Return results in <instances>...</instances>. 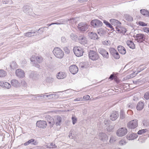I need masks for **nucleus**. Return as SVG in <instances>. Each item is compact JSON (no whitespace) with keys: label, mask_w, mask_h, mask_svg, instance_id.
<instances>
[{"label":"nucleus","mask_w":149,"mask_h":149,"mask_svg":"<svg viewBox=\"0 0 149 149\" xmlns=\"http://www.w3.org/2000/svg\"><path fill=\"white\" fill-rule=\"evenodd\" d=\"M139 24L141 26H146L147 25V24L145 23L144 22H143L141 21H139L138 22Z\"/></svg>","instance_id":"nucleus-48"},{"label":"nucleus","mask_w":149,"mask_h":149,"mask_svg":"<svg viewBox=\"0 0 149 149\" xmlns=\"http://www.w3.org/2000/svg\"><path fill=\"white\" fill-rule=\"evenodd\" d=\"M15 74L17 76L20 78H23L24 76V72L21 69H18L16 70Z\"/></svg>","instance_id":"nucleus-16"},{"label":"nucleus","mask_w":149,"mask_h":149,"mask_svg":"<svg viewBox=\"0 0 149 149\" xmlns=\"http://www.w3.org/2000/svg\"><path fill=\"white\" fill-rule=\"evenodd\" d=\"M88 36L91 39L93 40H98L99 38L97 34L95 33H89Z\"/></svg>","instance_id":"nucleus-19"},{"label":"nucleus","mask_w":149,"mask_h":149,"mask_svg":"<svg viewBox=\"0 0 149 149\" xmlns=\"http://www.w3.org/2000/svg\"><path fill=\"white\" fill-rule=\"evenodd\" d=\"M89 58L93 61L97 60L99 58V56L97 52L92 50H90L88 54Z\"/></svg>","instance_id":"nucleus-2"},{"label":"nucleus","mask_w":149,"mask_h":149,"mask_svg":"<svg viewBox=\"0 0 149 149\" xmlns=\"http://www.w3.org/2000/svg\"><path fill=\"white\" fill-rule=\"evenodd\" d=\"M53 53L55 56L57 58H61L64 55V53L60 48L56 47L54 48Z\"/></svg>","instance_id":"nucleus-1"},{"label":"nucleus","mask_w":149,"mask_h":149,"mask_svg":"<svg viewBox=\"0 0 149 149\" xmlns=\"http://www.w3.org/2000/svg\"><path fill=\"white\" fill-rule=\"evenodd\" d=\"M98 52L105 58L108 59L109 57V52L105 49L100 48L98 49Z\"/></svg>","instance_id":"nucleus-5"},{"label":"nucleus","mask_w":149,"mask_h":149,"mask_svg":"<svg viewBox=\"0 0 149 149\" xmlns=\"http://www.w3.org/2000/svg\"><path fill=\"white\" fill-rule=\"evenodd\" d=\"M36 60L38 63H40L43 61V58L41 56H36Z\"/></svg>","instance_id":"nucleus-41"},{"label":"nucleus","mask_w":149,"mask_h":149,"mask_svg":"<svg viewBox=\"0 0 149 149\" xmlns=\"http://www.w3.org/2000/svg\"><path fill=\"white\" fill-rule=\"evenodd\" d=\"M126 19L129 22H131L133 21V18L130 15H126L125 16Z\"/></svg>","instance_id":"nucleus-40"},{"label":"nucleus","mask_w":149,"mask_h":149,"mask_svg":"<svg viewBox=\"0 0 149 149\" xmlns=\"http://www.w3.org/2000/svg\"><path fill=\"white\" fill-rule=\"evenodd\" d=\"M147 130L146 129H144L141 130H139L137 133V134H141L143 133H145L146 131H147Z\"/></svg>","instance_id":"nucleus-43"},{"label":"nucleus","mask_w":149,"mask_h":149,"mask_svg":"<svg viewBox=\"0 0 149 149\" xmlns=\"http://www.w3.org/2000/svg\"><path fill=\"white\" fill-rule=\"evenodd\" d=\"M22 10L24 12L28 15L33 16L34 14L33 9L29 5H24L22 8Z\"/></svg>","instance_id":"nucleus-3"},{"label":"nucleus","mask_w":149,"mask_h":149,"mask_svg":"<svg viewBox=\"0 0 149 149\" xmlns=\"http://www.w3.org/2000/svg\"><path fill=\"white\" fill-rule=\"evenodd\" d=\"M61 40L62 42L63 43L65 42L66 41V39L64 37H61Z\"/></svg>","instance_id":"nucleus-61"},{"label":"nucleus","mask_w":149,"mask_h":149,"mask_svg":"<svg viewBox=\"0 0 149 149\" xmlns=\"http://www.w3.org/2000/svg\"><path fill=\"white\" fill-rule=\"evenodd\" d=\"M90 98V96L88 95H87L84 96L83 97V99L84 100H88Z\"/></svg>","instance_id":"nucleus-53"},{"label":"nucleus","mask_w":149,"mask_h":149,"mask_svg":"<svg viewBox=\"0 0 149 149\" xmlns=\"http://www.w3.org/2000/svg\"><path fill=\"white\" fill-rule=\"evenodd\" d=\"M33 65L38 68H40V66L36 62V61L34 62H33Z\"/></svg>","instance_id":"nucleus-58"},{"label":"nucleus","mask_w":149,"mask_h":149,"mask_svg":"<svg viewBox=\"0 0 149 149\" xmlns=\"http://www.w3.org/2000/svg\"><path fill=\"white\" fill-rule=\"evenodd\" d=\"M127 132V129L125 127H122L119 129L117 131L116 134L119 136H122L125 135Z\"/></svg>","instance_id":"nucleus-9"},{"label":"nucleus","mask_w":149,"mask_h":149,"mask_svg":"<svg viewBox=\"0 0 149 149\" xmlns=\"http://www.w3.org/2000/svg\"><path fill=\"white\" fill-rule=\"evenodd\" d=\"M65 21L63 20H61L60 21H58L57 22L54 23L55 24H63L64 23Z\"/></svg>","instance_id":"nucleus-45"},{"label":"nucleus","mask_w":149,"mask_h":149,"mask_svg":"<svg viewBox=\"0 0 149 149\" xmlns=\"http://www.w3.org/2000/svg\"><path fill=\"white\" fill-rule=\"evenodd\" d=\"M38 97H41V98H45L46 99L47 97H49V98H50L52 97H53V94H50L49 95H36Z\"/></svg>","instance_id":"nucleus-30"},{"label":"nucleus","mask_w":149,"mask_h":149,"mask_svg":"<svg viewBox=\"0 0 149 149\" xmlns=\"http://www.w3.org/2000/svg\"><path fill=\"white\" fill-rule=\"evenodd\" d=\"M36 72H32L30 74L29 76L31 78L34 79L36 77Z\"/></svg>","instance_id":"nucleus-39"},{"label":"nucleus","mask_w":149,"mask_h":149,"mask_svg":"<svg viewBox=\"0 0 149 149\" xmlns=\"http://www.w3.org/2000/svg\"><path fill=\"white\" fill-rule=\"evenodd\" d=\"M70 37L71 39L74 41H76L78 39L76 35L73 33H72L71 34Z\"/></svg>","instance_id":"nucleus-38"},{"label":"nucleus","mask_w":149,"mask_h":149,"mask_svg":"<svg viewBox=\"0 0 149 149\" xmlns=\"http://www.w3.org/2000/svg\"><path fill=\"white\" fill-rule=\"evenodd\" d=\"M138 137L137 134L136 133H133L127 135L126 136L127 139L129 140H132L136 139Z\"/></svg>","instance_id":"nucleus-22"},{"label":"nucleus","mask_w":149,"mask_h":149,"mask_svg":"<svg viewBox=\"0 0 149 149\" xmlns=\"http://www.w3.org/2000/svg\"><path fill=\"white\" fill-rule=\"evenodd\" d=\"M113 77H116V75H114L113 74H111V75H110V76L109 78V79L111 80H112L113 79H115V78H114Z\"/></svg>","instance_id":"nucleus-55"},{"label":"nucleus","mask_w":149,"mask_h":149,"mask_svg":"<svg viewBox=\"0 0 149 149\" xmlns=\"http://www.w3.org/2000/svg\"><path fill=\"white\" fill-rule=\"evenodd\" d=\"M138 125L137 120H134L130 121L127 124V126L130 129H134L136 128Z\"/></svg>","instance_id":"nucleus-7"},{"label":"nucleus","mask_w":149,"mask_h":149,"mask_svg":"<svg viewBox=\"0 0 149 149\" xmlns=\"http://www.w3.org/2000/svg\"><path fill=\"white\" fill-rule=\"evenodd\" d=\"M69 70L72 74H73L77 73L78 71V68L74 65H72L69 67Z\"/></svg>","instance_id":"nucleus-15"},{"label":"nucleus","mask_w":149,"mask_h":149,"mask_svg":"<svg viewBox=\"0 0 149 149\" xmlns=\"http://www.w3.org/2000/svg\"><path fill=\"white\" fill-rule=\"evenodd\" d=\"M144 102L143 101H141L139 102L137 104L136 108L138 110L141 111L144 108Z\"/></svg>","instance_id":"nucleus-20"},{"label":"nucleus","mask_w":149,"mask_h":149,"mask_svg":"<svg viewBox=\"0 0 149 149\" xmlns=\"http://www.w3.org/2000/svg\"><path fill=\"white\" fill-rule=\"evenodd\" d=\"M88 26L87 23L81 22L78 24L77 27L80 31H84L88 29Z\"/></svg>","instance_id":"nucleus-6"},{"label":"nucleus","mask_w":149,"mask_h":149,"mask_svg":"<svg viewBox=\"0 0 149 149\" xmlns=\"http://www.w3.org/2000/svg\"><path fill=\"white\" fill-rule=\"evenodd\" d=\"M3 3L5 4H11L13 3L12 0H2Z\"/></svg>","instance_id":"nucleus-36"},{"label":"nucleus","mask_w":149,"mask_h":149,"mask_svg":"<svg viewBox=\"0 0 149 149\" xmlns=\"http://www.w3.org/2000/svg\"><path fill=\"white\" fill-rule=\"evenodd\" d=\"M116 31H118L120 33L125 34L126 31V29L125 28H121L120 29L116 28Z\"/></svg>","instance_id":"nucleus-31"},{"label":"nucleus","mask_w":149,"mask_h":149,"mask_svg":"<svg viewBox=\"0 0 149 149\" xmlns=\"http://www.w3.org/2000/svg\"><path fill=\"white\" fill-rule=\"evenodd\" d=\"M6 75V72L3 70H0V77H3Z\"/></svg>","instance_id":"nucleus-33"},{"label":"nucleus","mask_w":149,"mask_h":149,"mask_svg":"<svg viewBox=\"0 0 149 149\" xmlns=\"http://www.w3.org/2000/svg\"><path fill=\"white\" fill-rule=\"evenodd\" d=\"M109 51H110V54L112 55L113 56H114V54H115V53L117 52L116 50L113 48H110L109 49Z\"/></svg>","instance_id":"nucleus-35"},{"label":"nucleus","mask_w":149,"mask_h":149,"mask_svg":"<svg viewBox=\"0 0 149 149\" xmlns=\"http://www.w3.org/2000/svg\"><path fill=\"white\" fill-rule=\"evenodd\" d=\"M99 139L103 142L106 141L108 140V137L104 133H100L99 134Z\"/></svg>","instance_id":"nucleus-17"},{"label":"nucleus","mask_w":149,"mask_h":149,"mask_svg":"<svg viewBox=\"0 0 149 149\" xmlns=\"http://www.w3.org/2000/svg\"><path fill=\"white\" fill-rule=\"evenodd\" d=\"M33 65L38 68H40V66L36 62V61L34 62H33Z\"/></svg>","instance_id":"nucleus-59"},{"label":"nucleus","mask_w":149,"mask_h":149,"mask_svg":"<svg viewBox=\"0 0 149 149\" xmlns=\"http://www.w3.org/2000/svg\"><path fill=\"white\" fill-rule=\"evenodd\" d=\"M45 28H48V27H44L40 28L37 31H38V32H40L39 34H41L44 31V29Z\"/></svg>","instance_id":"nucleus-44"},{"label":"nucleus","mask_w":149,"mask_h":149,"mask_svg":"<svg viewBox=\"0 0 149 149\" xmlns=\"http://www.w3.org/2000/svg\"><path fill=\"white\" fill-rule=\"evenodd\" d=\"M10 67L12 69H16L17 68V65L15 61H13L10 64Z\"/></svg>","instance_id":"nucleus-32"},{"label":"nucleus","mask_w":149,"mask_h":149,"mask_svg":"<svg viewBox=\"0 0 149 149\" xmlns=\"http://www.w3.org/2000/svg\"><path fill=\"white\" fill-rule=\"evenodd\" d=\"M113 56L116 59H118L120 57L119 53L117 52H116Z\"/></svg>","instance_id":"nucleus-46"},{"label":"nucleus","mask_w":149,"mask_h":149,"mask_svg":"<svg viewBox=\"0 0 149 149\" xmlns=\"http://www.w3.org/2000/svg\"><path fill=\"white\" fill-rule=\"evenodd\" d=\"M137 74V73L135 74V72H133V73L131 74L129 76L130 77H128V78H132L133 77H135L136 74Z\"/></svg>","instance_id":"nucleus-60"},{"label":"nucleus","mask_w":149,"mask_h":149,"mask_svg":"<svg viewBox=\"0 0 149 149\" xmlns=\"http://www.w3.org/2000/svg\"><path fill=\"white\" fill-rule=\"evenodd\" d=\"M106 32V31L102 28L99 29L97 30V33L100 36H104Z\"/></svg>","instance_id":"nucleus-28"},{"label":"nucleus","mask_w":149,"mask_h":149,"mask_svg":"<svg viewBox=\"0 0 149 149\" xmlns=\"http://www.w3.org/2000/svg\"><path fill=\"white\" fill-rule=\"evenodd\" d=\"M91 24L94 27H98L102 26V23L100 20L95 19L91 21Z\"/></svg>","instance_id":"nucleus-8"},{"label":"nucleus","mask_w":149,"mask_h":149,"mask_svg":"<svg viewBox=\"0 0 149 149\" xmlns=\"http://www.w3.org/2000/svg\"><path fill=\"white\" fill-rule=\"evenodd\" d=\"M36 56L35 55H33L30 58V60L32 62H34L36 61Z\"/></svg>","instance_id":"nucleus-54"},{"label":"nucleus","mask_w":149,"mask_h":149,"mask_svg":"<svg viewBox=\"0 0 149 149\" xmlns=\"http://www.w3.org/2000/svg\"><path fill=\"white\" fill-rule=\"evenodd\" d=\"M30 144L36 146L38 144V142L37 141L35 140L34 139H32L29 140L24 144L22 143L21 145H24V146H27Z\"/></svg>","instance_id":"nucleus-14"},{"label":"nucleus","mask_w":149,"mask_h":149,"mask_svg":"<svg viewBox=\"0 0 149 149\" xmlns=\"http://www.w3.org/2000/svg\"><path fill=\"white\" fill-rule=\"evenodd\" d=\"M144 98L146 100L149 99V91L146 92L144 95Z\"/></svg>","instance_id":"nucleus-47"},{"label":"nucleus","mask_w":149,"mask_h":149,"mask_svg":"<svg viewBox=\"0 0 149 149\" xmlns=\"http://www.w3.org/2000/svg\"><path fill=\"white\" fill-rule=\"evenodd\" d=\"M136 40L138 42H142L145 41L146 39V36L143 34L138 33L136 36Z\"/></svg>","instance_id":"nucleus-10"},{"label":"nucleus","mask_w":149,"mask_h":149,"mask_svg":"<svg viewBox=\"0 0 149 149\" xmlns=\"http://www.w3.org/2000/svg\"><path fill=\"white\" fill-rule=\"evenodd\" d=\"M140 12L143 16L146 17L149 16V12L145 9H142L140 10Z\"/></svg>","instance_id":"nucleus-27"},{"label":"nucleus","mask_w":149,"mask_h":149,"mask_svg":"<svg viewBox=\"0 0 149 149\" xmlns=\"http://www.w3.org/2000/svg\"><path fill=\"white\" fill-rule=\"evenodd\" d=\"M118 49L120 53L122 54H125L126 53L125 49L122 46H118Z\"/></svg>","instance_id":"nucleus-24"},{"label":"nucleus","mask_w":149,"mask_h":149,"mask_svg":"<svg viewBox=\"0 0 149 149\" xmlns=\"http://www.w3.org/2000/svg\"><path fill=\"white\" fill-rule=\"evenodd\" d=\"M36 126L40 128H45L47 126L46 122L44 120L38 121L36 123Z\"/></svg>","instance_id":"nucleus-11"},{"label":"nucleus","mask_w":149,"mask_h":149,"mask_svg":"<svg viewBox=\"0 0 149 149\" xmlns=\"http://www.w3.org/2000/svg\"><path fill=\"white\" fill-rule=\"evenodd\" d=\"M126 143V142L124 139H122L119 142V144L121 146L125 145Z\"/></svg>","instance_id":"nucleus-50"},{"label":"nucleus","mask_w":149,"mask_h":149,"mask_svg":"<svg viewBox=\"0 0 149 149\" xmlns=\"http://www.w3.org/2000/svg\"><path fill=\"white\" fill-rule=\"evenodd\" d=\"M33 34L34 35V36H36L37 35H39L40 33V32H38L37 31H33Z\"/></svg>","instance_id":"nucleus-62"},{"label":"nucleus","mask_w":149,"mask_h":149,"mask_svg":"<svg viewBox=\"0 0 149 149\" xmlns=\"http://www.w3.org/2000/svg\"><path fill=\"white\" fill-rule=\"evenodd\" d=\"M78 39L79 42L81 44L85 45L87 44V39L84 35H81L78 37Z\"/></svg>","instance_id":"nucleus-12"},{"label":"nucleus","mask_w":149,"mask_h":149,"mask_svg":"<svg viewBox=\"0 0 149 149\" xmlns=\"http://www.w3.org/2000/svg\"><path fill=\"white\" fill-rule=\"evenodd\" d=\"M104 23L107 26L108 24L110 23L109 22L107 21L106 20H103Z\"/></svg>","instance_id":"nucleus-64"},{"label":"nucleus","mask_w":149,"mask_h":149,"mask_svg":"<svg viewBox=\"0 0 149 149\" xmlns=\"http://www.w3.org/2000/svg\"><path fill=\"white\" fill-rule=\"evenodd\" d=\"M32 34L31 32H28L26 33H24V36H26L27 37H31V34Z\"/></svg>","instance_id":"nucleus-51"},{"label":"nucleus","mask_w":149,"mask_h":149,"mask_svg":"<svg viewBox=\"0 0 149 149\" xmlns=\"http://www.w3.org/2000/svg\"><path fill=\"white\" fill-rule=\"evenodd\" d=\"M11 85L17 88L20 86V83L18 81L15 79H13L11 80Z\"/></svg>","instance_id":"nucleus-21"},{"label":"nucleus","mask_w":149,"mask_h":149,"mask_svg":"<svg viewBox=\"0 0 149 149\" xmlns=\"http://www.w3.org/2000/svg\"><path fill=\"white\" fill-rule=\"evenodd\" d=\"M11 85L9 83L7 82H4V86L3 88L9 89L11 87Z\"/></svg>","instance_id":"nucleus-42"},{"label":"nucleus","mask_w":149,"mask_h":149,"mask_svg":"<svg viewBox=\"0 0 149 149\" xmlns=\"http://www.w3.org/2000/svg\"><path fill=\"white\" fill-rule=\"evenodd\" d=\"M46 120H47L49 123L50 124V127H52L53 125L55 124V120L53 118L49 115H47L45 117Z\"/></svg>","instance_id":"nucleus-13"},{"label":"nucleus","mask_w":149,"mask_h":149,"mask_svg":"<svg viewBox=\"0 0 149 149\" xmlns=\"http://www.w3.org/2000/svg\"><path fill=\"white\" fill-rule=\"evenodd\" d=\"M107 26L110 28L111 29V30H113L114 29L113 27L110 23H109Z\"/></svg>","instance_id":"nucleus-63"},{"label":"nucleus","mask_w":149,"mask_h":149,"mask_svg":"<svg viewBox=\"0 0 149 149\" xmlns=\"http://www.w3.org/2000/svg\"><path fill=\"white\" fill-rule=\"evenodd\" d=\"M126 44L130 48L134 49L135 47V45L131 40H127L126 42Z\"/></svg>","instance_id":"nucleus-26"},{"label":"nucleus","mask_w":149,"mask_h":149,"mask_svg":"<svg viewBox=\"0 0 149 149\" xmlns=\"http://www.w3.org/2000/svg\"><path fill=\"white\" fill-rule=\"evenodd\" d=\"M61 118L60 116L57 117V118L55 120L56 125L57 126L60 125L61 124Z\"/></svg>","instance_id":"nucleus-29"},{"label":"nucleus","mask_w":149,"mask_h":149,"mask_svg":"<svg viewBox=\"0 0 149 149\" xmlns=\"http://www.w3.org/2000/svg\"><path fill=\"white\" fill-rule=\"evenodd\" d=\"M120 118L121 119H124L125 117V114L123 111L121 110L120 112Z\"/></svg>","instance_id":"nucleus-37"},{"label":"nucleus","mask_w":149,"mask_h":149,"mask_svg":"<svg viewBox=\"0 0 149 149\" xmlns=\"http://www.w3.org/2000/svg\"><path fill=\"white\" fill-rule=\"evenodd\" d=\"M143 125L146 127L149 126V120H144L143 121Z\"/></svg>","instance_id":"nucleus-34"},{"label":"nucleus","mask_w":149,"mask_h":149,"mask_svg":"<svg viewBox=\"0 0 149 149\" xmlns=\"http://www.w3.org/2000/svg\"><path fill=\"white\" fill-rule=\"evenodd\" d=\"M66 74L65 72H58L56 75L57 78L59 79H63L65 78Z\"/></svg>","instance_id":"nucleus-23"},{"label":"nucleus","mask_w":149,"mask_h":149,"mask_svg":"<svg viewBox=\"0 0 149 149\" xmlns=\"http://www.w3.org/2000/svg\"><path fill=\"white\" fill-rule=\"evenodd\" d=\"M109 21L111 24L114 26H119L121 24V23L120 22L115 19H111Z\"/></svg>","instance_id":"nucleus-25"},{"label":"nucleus","mask_w":149,"mask_h":149,"mask_svg":"<svg viewBox=\"0 0 149 149\" xmlns=\"http://www.w3.org/2000/svg\"><path fill=\"white\" fill-rule=\"evenodd\" d=\"M63 50L65 52V53L67 54H68L70 53V50L67 47H65L64 48Z\"/></svg>","instance_id":"nucleus-52"},{"label":"nucleus","mask_w":149,"mask_h":149,"mask_svg":"<svg viewBox=\"0 0 149 149\" xmlns=\"http://www.w3.org/2000/svg\"><path fill=\"white\" fill-rule=\"evenodd\" d=\"M116 140L115 138L113 136H111L109 140V141L110 142L113 143Z\"/></svg>","instance_id":"nucleus-57"},{"label":"nucleus","mask_w":149,"mask_h":149,"mask_svg":"<svg viewBox=\"0 0 149 149\" xmlns=\"http://www.w3.org/2000/svg\"><path fill=\"white\" fill-rule=\"evenodd\" d=\"M143 30L144 32L147 33L149 32V28L146 27H144L143 29Z\"/></svg>","instance_id":"nucleus-56"},{"label":"nucleus","mask_w":149,"mask_h":149,"mask_svg":"<svg viewBox=\"0 0 149 149\" xmlns=\"http://www.w3.org/2000/svg\"><path fill=\"white\" fill-rule=\"evenodd\" d=\"M73 51L77 57L82 56L84 52L83 49L80 47H74Z\"/></svg>","instance_id":"nucleus-4"},{"label":"nucleus","mask_w":149,"mask_h":149,"mask_svg":"<svg viewBox=\"0 0 149 149\" xmlns=\"http://www.w3.org/2000/svg\"><path fill=\"white\" fill-rule=\"evenodd\" d=\"M119 116V114L118 111H114L110 116V119L113 121L116 120Z\"/></svg>","instance_id":"nucleus-18"},{"label":"nucleus","mask_w":149,"mask_h":149,"mask_svg":"<svg viewBox=\"0 0 149 149\" xmlns=\"http://www.w3.org/2000/svg\"><path fill=\"white\" fill-rule=\"evenodd\" d=\"M72 120L73 124V125L75 124L77 122V118L74 116H72Z\"/></svg>","instance_id":"nucleus-49"}]
</instances>
